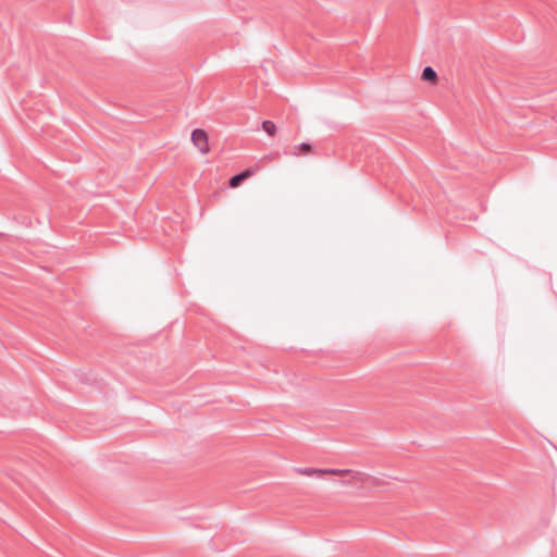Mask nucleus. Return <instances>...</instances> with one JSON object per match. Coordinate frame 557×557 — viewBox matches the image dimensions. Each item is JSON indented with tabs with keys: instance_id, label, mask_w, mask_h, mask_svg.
Instances as JSON below:
<instances>
[{
	"instance_id": "obj_1",
	"label": "nucleus",
	"mask_w": 557,
	"mask_h": 557,
	"mask_svg": "<svg viewBox=\"0 0 557 557\" xmlns=\"http://www.w3.org/2000/svg\"><path fill=\"white\" fill-rule=\"evenodd\" d=\"M299 473L306 476H324V475H333V476H348V475H356L358 474L351 469H337V468H331V469H315V468H306L299 470Z\"/></svg>"
},
{
	"instance_id": "obj_2",
	"label": "nucleus",
	"mask_w": 557,
	"mask_h": 557,
	"mask_svg": "<svg viewBox=\"0 0 557 557\" xmlns=\"http://www.w3.org/2000/svg\"><path fill=\"white\" fill-rule=\"evenodd\" d=\"M190 140L195 148L201 154H208L210 152L209 136L208 133L202 128H196L190 134Z\"/></svg>"
},
{
	"instance_id": "obj_3",
	"label": "nucleus",
	"mask_w": 557,
	"mask_h": 557,
	"mask_svg": "<svg viewBox=\"0 0 557 557\" xmlns=\"http://www.w3.org/2000/svg\"><path fill=\"white\" fill-rule=\"evenodd\" d=\"M253 170L251 169H246L245 171H243L242 173L233 176L230 181H228V185L231 188H236L240 185L242 182H244L245 180L251 177L253 175Z\"/></svg>"
},
{
	"instance_id": "obj_4",
	"label": "nucleus",
	"mask_w": 557,
	"mask_h": 557,
	"mask_svg": "<svg viewBox=\"0 0 557 557\" xmlns=\"http://www.w3.org/2000/svg\"><path fill=\"white\" fill-rule=\"evenodd\" d=\"M421 78L425 82L431 83L432 85H436L438 83V76L436 72L430 66L424 67V70L422 71Z\"/></svg>"
},
{
	"instance_id": "obj_5",
	"label": "nucleus",
	"mask_w": 557,
	"mask_h": 557,
	"mask_svg": "<svg viewBox=\"0 0 557 557\" xmlns=\"http://www.w3.org/2000/svg\"><path fill=\"white\" fill-rule=\"evenodd\" d=\"M262 127H263L264 132H267L269 135H274L275 129H276L274 123L271 121H264L262 124Z\"/></svg>"
},
{
	"instance_id": "obj_6",
	"label": "nucleus",
	"mask_w": 557,
	"mask_h": 557,
	"mask_svg": "<svg viewBox=\"0 0 557 557\" xmlns=\"http://www.w3.org/2000/svg\"><path fill=\"white\" fill-rule=\"evenodd\" d=\"M310 149H311V147H310V145H308V144H301V145L299 146V150H300V152H302V153H307V152H309V151H310Z\"/></svg>"
}]
</instances>
